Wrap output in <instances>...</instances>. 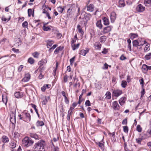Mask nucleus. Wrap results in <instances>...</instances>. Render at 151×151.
<instances>
[{"mask_svg": "<svg viewBox=\"0 0 151 151\" xmlns=\"http://www.w3.org/2000/svg\"><path fill=\"white\" fill-rule=\"evenodd\" d=\"M139 82L140 83V84L142 85V86L143 87L144 86V80L143 78H142L141 79L139 80Z\"/></svg>", "mask_w": 151, "mask_h": 151, "instance_id": "obj_60", "label": "nucleus"}, {"mask_svg": "<svg viewBox=\"0 0 151 151\" xmlns=\"http://www.w3.org/2000/svg\"><path fill=\"white\" fill-rule=\"evenodd\" d=\"M126 101V98L125 97H122L119 100V102L120 104L122 106L124 105Z\"/></svg>", "mask_w": 151, "mask_h": 151, "instance_id": "obj_20", "label": "nucleus"}, {"mask_svg": "<svg viewBox=\"0 0 151 151\" xmlns=\"http://www.w3.org/2000/svg\"><path fill=\"white\" fill-rule=\"evenodd\" d=\"M72 112H70V111H68L67 115V120L69 121L70 120V116Z\"/></svg>", "mask_w": 151, "mask_h": 151, "instance_id": "obj_52", "label": "nucleus"}, {"mask_svg": "<svg viewBox=\"0 0 151 151\" xmlns=\"http://www.w3.org/2000/svg\"><path fill=\"white\" fill-rule=\"evenodd\" d=\"M53 148L52 149V151H59V148L58 146H56L52 143Z\"/></svg>", "mask_w": 151, "mask_h": 151, "instance_id": "obj_41", "label": "nucleus"}, {"mask_svg": "<svg viewBox=\"0 0 151 151\" xmlns=\"http://www.w3.org/2000/svg\"><path fill=\"white\" fill-rule=\"evenodd\" d=\"M16 146V144L15 142L14 141H11L9 147L12 149L15 148Z\"/></svg>", "mask_w": 151, "mask_h": 151, "instance_id": "obj_25", "label": "nucleus"}, {"mask_svg": "<svg viewBox=\"0 0 151 151\" xmlns=\"http://www.w3.org/2000/svg\"><path fill=\"white\" fill-rule=\"evenodd\" d=\"M2 141L4 143L8 142L9 141L8 137L4 135L1 138Z\"/></svg>", "mask_w": 151, "mask_h": 151, "instance_id": "obj_16", "label": "nucleus"}, {"mask_svg": "<svg viewBox=\"0 0 151 151\" xmlns=\"http://www.w3.org/2000/svg\"><path fill=\"white\" fill-rule=\"evenodd\" d=\"M93 46L95 49L97 50H100L101 47V45L99 42H96Z\"/></svg>", "mask_w": 151, "mask_h": 151, "instance_id": "obj_8", "label": "nucleus"}, {"mask_svg": "<svg viewBox=\"0 0 151 151\" xmlns=\"http://www.w3.org/2000/svg\"><path fill=\"white\" fill-rule=\"evenodd\" d=\"M137 40L139 46H143L144 44L146 43V41L144 39L142 38H139Z\"/></svg>", "mask_w": 151, "mask_h": 151, "instance_id": "obj_15", "label": "nucleus"}, {"mask_svg": "<svg viewBox=\"0 0 151 151\" xmlns=\"http://www.w3.org/2000/svg\"><path fill=\"white\" fill-rule=\"evenodd\" d=\"M14 96L17 98H21L22 96V93L20 92L15 93L14 94Z\"/></svg>", "mask_w": 151, "mask_h": 151, "instance_id": "obj_28", "label": "nucleus"}, {"mask_svg": "<svg viewBox=\"0 0 151 151\" xmlns=\"http://www.w3.org/2000/svg\"><path fill=\"white\" fill-rule=\"evenodd\" d=\"M130 37L131 39L133 40L135 38L137 37L138 36L136 34L132 33L130 34Z\"/></svg>", "mask_w": 151, "mask_h": 151, "instance_id": "obj_31", "label": "nucleus"}, {"mask_svg": "<svg viewBox=\"0 0 151 151\" xmlns=\"http://www.w3.org/2000/svg\"><path fill=\"white\" fill-rule=\"evenodd\" d=\"M30 136L32 138H33L35 139L38 140L40 139V136L36 134L30 133Z\"/></svg>", "mask_w": 151, "mask_h": 151, "instance_id": "obj_12", "label": "nucleus"}, {"mask_svg": "<svg viewBox=\"0 0 151 151\" xmlns=\"http://www.w3.org/2000/svg\"><path fill=\"white\" fill-rule=\"evenodd\" d=\"M12 50L13 51L16 53H18L19 52V50L16 49L14 48H13L12 49Z\"/></svg>", "mask_w": 151, "mask_h": 151, "instance_id": "obj_64", "label": "nucleus"}, {"mask_svg": "<svg viewBox=\"0 0 151 151\" xmlns=\"http://www.w3.org/2000/svg\"><path fill=\"white\" fill-rule=\"evenodd\" d=\"M43 8H44L43 9L42 13L43 14H46V13H48L47 12V7H46L45 5H43Z\"/></svg>", "mask_w": 151, "mask_h": 151, "instance_id": "obj_45", "label": "nucleus"}, {"mask_svg": "<svg viewBox=\"0 0 151 151\" xmlns=\"http://www.w3.org/2000/svg\"><path fill=\"white\" fill-rule=\"evenodd\" d=\"M121 86L123 88L126 87L127 85V82L125 81H122L121 84Z\"/></svg>", "mask_w": 151, "mask_h": 151, "instance_id": "obj_38", "label": "nucleus"}, {"mask_svg": "<svg viewBox=\"0 0 151 151\" xmlns=\"http://www.w3.org/2000/svg\"><path fill=\"white\" fill-rule=\"evenodd\" d=\"M15 112L14 111H11L10 113V118H15Z\"/></svg>", "mask_w": 151, "mask_h": 151, "instance_id": "obj_43", "label": "nucleus"}, {"mask_svg": "<svg viewBox=\"0 0 151 151\" xmlns=\"http://www.w3.org/2000/svg\"><path fill=\"white\" fill-rule=\"evenodd\" d=\"M28 62L29 63L32 64L34 62V60L32 58H30L28 59Z\"/></svg>", "mask_w": 151, "mask_h": 151, "instance_id": "obj_40", "label": "nucleus"}, {"mask_svg": "<svg viewBox=\"0 0 151 151\" xmlns=\"http://www.w3.org/2000/svg\"><path fill=\"white\" fill-rule=\"evenodd\" d=\"M47 43V48H49L54 43V42L50 40H48L46 41Z\"/></svg>", "mask_w": 151, "mask_h": 151, "instance_id": "obj_14", "label": "nucleus"}, {"mask_svg": "<svg viewBox=\"0 0 151 151\" xmlns=\"http://www.w3.org/2000/svg\"><path fill=\"white\" fill-rule=\"evenodd\" d=\"M113 28V26H109L104 27L103 29V30L101 31L103 33V35L105 34L110 32Z\"/></svg>", "mask_w": 151, "mask_h": 151, "instance_id": "obj_4", "label": "nucleus"}, {"mask_svg": "<svg viewBox=\"0 0 151 151\" xmlns=\"http://www.w3.org/2000/svg\"><path fill=\"white\" fill-rule=\"evenodd\" d=\"M32 12V10L31 9H29L28 10V16L30 17L31 15Z\"/></svg>", "mask_w": 151, "mask_h": 151, "instance_id": "obj_50", "label": "nucleus"}, {"mask_svg": "<svg viewBox=\"0 0 151 151\" xmlns=\"http://www.w3.org/2000/svg\"><path fill=\"white\" fill-rule=\"evenodd\" d=\"M127 124V120L126 119H124L122 122L123 124Z\"/></svg>", "mask_w": 151, "mask_h": 151, "instance_id": "obj_63", "label": "nucleus"}, {"mask_svg": "<svg viewBox=\"0 0 151 151\" xmlns=\"http://www.w3.org/2000/svg\"><path fill=\"white\" fill-rule=\"evenodd\" d=\"M68 76L65 74L64 76L63 77V81L65 83L67 82L68 81Z\"/></svg>", "mask_w": 151, "mask_h": 151, "instance_id": "obj_49", "label": "nucleus"}, {"mask_svg": "<svg viewBox=\"0 0 151 151\" xmlns=\"http://www.w3.org/2000/svg\"><path fill=\"white\" fill-rule=\"evenodd\" d=\"M47 62V60L46 59L42 60L40 61L39 63V64L40 65V66H42L44 64H45Z\"/></svg>", "mask_w": 151, "mask_h": 151, "instance_id": "obj_33", "label": "nucleus"}, {"mask_svg": "<svg viewBox=\"0 0 151 151\" xmlns=\"http://www.w3.org/2000/svg\"><path fill=\"white\" fill-rule=\"evenodd\" d=\"M112 96L118 97L122 93V90L119 89L112 90Z\"/></svg>", "mask_w": 151, "mask_h": 151, "instance_id": "obj_3", "label": "nucleus"}, {"mask_svg": "<svg viewBox=\"0 0 151 151\" xmlns=\"http://www.w3.org/2000/svg\"><path fill=\"white\" fill-rule=\"evenodd\" d=\"M90 49L88 48L87 47L86 48L85 50L83 49L81 50L79 52V54L85 56L86 54L89 52Z\"/></svg>", "mask_w": 151, "mask_h": 151, "instance_id": "obj_5", "label": "nucleus"}, {"mask_svg": "<svg viewBox=\"0 0 151 151\" xmlns=\"http://www.w3.org/2000/svg\"><path fill=\"white\" fill-rule=\"evenodd\" d=\"M22 144L23 146L28 147L32 146L34 141L30 138L25 137L22 140Z\"/></svg>", "mask_w": 151, "mask_h": 151, "instance_id": "obj_2", "label": "nucleus"}, {"mask_svg": "<svg viewBox=\"0 0 151 151\" xmlns=\"http://www.w3.org/2000/svg\"><path fill=\"white\" fill-rule=\"evenodd\" d=\"M30 79L29 75H27L25 76V77L22 79V81L23 82H27L29 81Z\"/></svg>", "mask_w": 151, "mask_h": 151, "instance_id": "obj_22", "label": "nucleus"}, {"mask_svg": "<svg viewBox=\"0 0 151 151\" xmlns=\"http://www.w3.org/2000/svg\"><path fill=\"white\" fill-rule=\"evenodd\" d=\"M33 56L35 58H37L38 57L39 54L37 52H35L33 53Z\"/></svg>", "mask_w": 151, "mask_h": 151, "instance_id": "obj_54", "label": "nucleus"}, {"mask_svg": "<svg viewBox=\"0 0 151 151\" xmlns=\"http://www.w3.org/2000/svg\"><path fill=\"white\" fill-rule=\"evenodd\" d=\"M80 45V44L78 43L76 45L73 44L72 45V47L73 50H74L78 48Z\"/></svg>", "mask_w": 151, "mask_h": 151, "instance_id": "obj_30", "label": "nucleus"}, {"mask_svg": "<svg viewBox=\"0 0 151 151\" xmlns=\"http://www.w3.org/2000/svg\"><path fill=\"white\" fill-rule=\"evenodd\" d=\"M23 114L25 116L27 122L30 121L31 119V116L30 114L27 113H24Z\"/></svg>", "mask_w": 151, "mask_h": 151, "instance_id": "obj_17", "label": "nucleus"}, {"mask_svg": "<svg viewBox=\"0 0 151 151\" xmlns=\"http://www.w3.org/2000/svg\"><path fill=\"white\" fill-rule=\"evenodd\" d=\"M45 145V141L43 140H41L35 144L33 151H41V150L44 149Z\"/></svg>", "mask_w": 151, "mask_h": 151, "instance_id": "obj_1", "label": "nucleus"}, {"mask_svg": "<svg viewBox=\"0 0 151 151\" xmlns=\"http://www.w3.org/2000/svg\"><path fill=\"white\" fill-rule=\"evenodd\" d=\"M94 9V6L93 4H90L87 6V10L89 12L93 11Z\"/></svg>", "mask_w": 151, "mask_h": 151, "instance_id": "obj_10", "label": "nucleus"}, {"mask_svg": "<svg viewBox=\"0 0 151 151\" xmlns=\"http://www.w3.org/2000/svg\"><path fill=\"white\" fill-rule=\"evenodd\" d=\"M120 59L121 60H123L126 59V58L122 55L120 57Z\"/></svg>", "mask_w": 151, "mask_h": 151, "instance_id": "obj_62", "label": "nucleus"}, {"mask_svg": "<svg viewBox=\"0 0 151 151\" xmlns=\"http://www.w3.org/2000/svg\"><path fill=\"white\" fill-rule=\"evenodd\" d=\"M145 89L143 88H142V91L141 92V97L143 96L145 94Z\"/></svg>", "mask_w": 151, "mask_h": 151, "instance_id": "obj_61", "label": "nucleus"}, {"mask_svg": "<svg viewBox=\"0 0 151 151\" xmlns=\"http://www.w3.org/2000/svg\"><path fill=\"white\" fill-rule=\"evenodd\" d=\"M58 46V45L57 44H55L52 47L50 48L49 50V52H51L53 51V50L55 49L57 46Z\"/></svg>", "mask_w": 151, "mask_h": 151, "instance_id": "obj_39", "label": "nucleus"}, {"mask_svg": "<svg viewBox=\"0 0 151 151\" xmlns=\"http://www.w3.org/2000/svg\"><path fill=\"white\" fill-rule=\"evenodd\" d=\"M145 9V7L141 4H139L137 6L136 8V10L138 12H142Z\"/></svg>", "mask_w": 151, "mask_h": 151, "instance_id": "obj_9", "label": "nucleus"}, {"mask_svg": "<svg viewBox=\"0 0 151 151\" xmlns=\"http://www.w3.org/2000/svg\"><path fill=\"white\" fill-rule=\"evenodd\" d=\"M143 138H139L136 139V141L137 143L140 144L141 141H142Z\"/></svg>", "mask_w": 151, "mask_h": 151, "instance_id": "obj_42", "label": "nucleus"}, {"mask_svg": "<svg viewBox=\"0 0 151 151\" xmlns=\"http://www.w3.org/2000/svg\"><path fill=\"white\" fill-rule=\"evenodd\" d=\"M151 58V52L147 54L145 56V59L147 60H148L150 59Z\"/></svg>", "mask_w": 151, "mask_h": 151, "instance_id": "obj_35", "label": "nucleus"}, {"mask_svg": "<svg viewBox=\"0 0 151 151\" xmlns=\"http://www.w3.org/2000/svg\"><path fill=\"white\" fill-rule=\"evenodd\" d=\"M106 38L105 36H101L100 38L99 41L101 42L104 43L106 40Z\"/></svg>", "mask_w": 151, "mask_h": 151, "instance_id": "obj_27", "label": "nucleus"}, {"mask_svg": "<svg viewBox=\"0 0 151 151\" xmlns=\"http://www.w3.org/2000/svg\"><path fill=\"white\" fill-rule=\"evenodd\" d=\"M106 98L108 99H110L111 98V93L109 91H107L106 94Z\"/></svg>", "mask_w": 151, "mask_h": 151, "instance_id": "obj_26", "label": "nucleus"}, {"mask_svg": "<svg viewBox=\"0 0 151 151\" xmlns=\"http://www.w3.org/2000/svg\"><path fill=\"white\" fill-rule=\"evenodd\" d=\"M11 16H9L8 18H6L4 16H2L1 18V20L4 23L8 22L11 19Z\"/></svg>", "mask_w": 151, "mask_h": 151, "instance_id": "obj_21", "label": "nucleus"}, {"mask_svg": "<svg viewBox=\"0 0 151 151\" xmlns=\"http://www.w3.org/2000/svg\"><path fill=\"white\" fill-rule=\"evenodd\" d=\"M109 65L106 63H105L103 67L102 68L103 69H106L108 68Z\"/></svg>", "mask_w": 151, "mask_h": 151, "instance_id": "obj_58", "label": "nucleus"}, {"mask_svg": "<svg viewBox=\"0 0 151 151\" xmlns=\"http://www.w3.org/2000/svg\"><path fill=\"white\" fill-rule=\"evenodd\" d=\"M137 130L139 132H141L142 131V128L139 125H138L137 127Z\"/></svg>", "mask_w": 151, "mask_h": 151, "instance_id": "obj_47", "label": "nucleus"}, {"mask_svg": "<svg viewBox=\"0 0 151 151\" xmlns=\"http://www.w3.org/2000/svg\"><path fill=\"white\" fill-rule=\"evenodd\" d=\"M44 124V122L42 121H38L36 123V125L37 127L42 126Z\"/></svg>", "mask_w": 151, "mask_h": 151, "instance_id": "obj_29", "label": "nucleus"}, {"mask_svg": "<svg viewBox=\"0 0 151 151\" xmlns=\"http://www.w3.org/2000/svg\"><path fill=\"white\" fill-rule=\"evenodd\" d=\"M112 106L113 109L116 110H118L119 109V106L116 101H114L112 103Z\"/></svg>", "mask_w": 151, "mask_h": 151, "instance_id": "obj_7", "label": "nucleus"}, {"mask_svg": "<svg viewBox=\"0 0 151 151\" xmlns=\"http://www.w3.org/2000/svg\"><path fill=\"white\" fill-rule=\"evenodd\" d=\"M116 18V14L115 12H113L111 13L110 15V20L111 23H114Z\"/></svg>", "mask_w": 151, "mask_h": 151, "instance_id": "obj_6", "label": "nucleus"}, {"mask_svg": "<svg viewBox=\"0 0 151 151\" xmlns=\"http://www.w3.org/2000/svg\"><path fill=\"white\" fill-rule=\"evenodd\" d=\"M142 70L144 73H146L147 72V65L145 64H143L142 67Z\"/></svg>", "mask_w": 151, "mask_h": 151, "instance_id": "obj_23", "label": "nucleus"}, {"mask_svg": "<svg viewBox=\"0 0 151 151\" xmlns=\"http://www.w3.org/2000/svg\"><path fill=\"white\" fill-rule=\"evenodd\" d=\"M132 43L133 46L137 47L138 46H140L137 40H134L132 42Z\"/></svg>", "mask_w": 151, "mask_h": 151, "instance_id": "obj_32", "label": "nucleus"}, {"mask_svg": "<svg viewBox=\"0 0 151 151\" xmlns=\"http://www.w3.org/2000/svg\"><path fill=\"white\" fill-rule=\"evenodd\" d=\"M63 48V47L61 46H59L56 48L54 52L55 54H57L59 51L62 50Z\"/></svg>", "mask_w": 151, "mask_h": 151, "instance_id": "obj_24", "label": "nucleus"}, {"mask_svg": "<svg viewBox=\"0 0 151 151\" xmlns=\"http://www.w3.org/2000/svg\"><path fill=\"white\" fill-rule=\"evenodd\" d=\"M10 122L11 123L13 124H14L16 122V119L15 118H10Z\"/></svg>", "mask_w": 151, "mask_h": 151, "instance_id": "obj_51", "label": "nucleus"}, {"mask_svg": "<svg viewBox=\"0 0 151 151\" xmlns=\"http://www.w3.org/2000/svg\"><path fill=\"white\" fill-rule=\"evenodd\" d=\"M103 21L104 22V24L105 25H108L109 24V19L105 17L102 18Z\"/></svg>", "mask_w": 151, "mask_h": 151, "instance_id": "obj_13", "label": "nucleus"}, {"mask_svg": "<svg viewBox=\"0 0 151 151\" xmlns=\"http://www.w3.org/2000/svg\"><path fill=\"white\" fill-rule=\"evenodd\" d=\"M144 2L145 4H148L151 5V0H145Z\"/></svg>", "mask_w": 151, "mask_h": 151, "instance_id": "obj_57", "label": "nucleus"}, {"mask_svg": "<svg viewBox=\"0 0 151 151\" xmlns=\"http://www.w3.org/2000/svg\"><path fill=\"white\" fill-rule=\"evenodd\" d=\"M123 131L125 133H127L128 131V128L127 126L123 127Z\"/></svg>", "mask_w": 151, "mask_h": 151, "instance_id": "obj_48", "label": "nucleus"}, {"mask_svg": "<svg viewBox=\"0 0 151 151\" xmlns=\"http://www.w3.org/2000/svg\"><path fill=\"white\" fill-rule=\"evenodd\" d=\"M82 20L83 21L82 22L81 21L82 24H83L84 25L86 26L88 19H87L85 17H84L82 18Z\"/></svg>", "mask_w": 151, "mask_h": 151, "instance_id": "obj_36", "label": "nucleus"}, {"mask_svg": "<svg viewBox=\"0 0 151 151\" xmlns=\"http://www.w3.org/2000/svg\"><path fill=\"white\" fill-rule=\"evenodd\" d=\"M28 24L27 21H25L22 24V26L23 27L27 28L28 27Z\"/></svg>", "mask_w": 151, "mask_h": 151, "instance_id": "obj_46", "label": "nucleus"}, {"mask_svg": "<svg viewBox=\"0 0 151 151\" xmlns=\"http://www.w3.org/2000/svg\"><path fill=\"white\" fill-rule=\"evenodd\" d=\"M96 26L99 29H102L103 27V25L101 23V20H99L96 23Z\"/></svg>", "mask_w": 151, "mask_h": 151, "instance_id": "obj_18", "label": "nucleus"}, {"mask_svg": "<svg viewBox=\"0 0 151 151\" xmlns=\"http://www.w3.org/2000/svg\"><path fill=\"white\" fill-rule=\"evenodd\" d=\"M75 58V57H73L72 58L70 59V64L71 65H73V63L74 62Z\"/></svg>", "mask_w": 151, "mask_h": 151, "instance_id": "obj_53", "label": "nucleus"}, {"mask_svg": "<svg viewBox=\"0 0 151 151\" xmlns=\"http://www.w3.org/2000/svg\"><path fill=\"white\" fill-rule=\"evenodd\" d=\"M23 68V65H20L18 68V70L19 72H21L22 68Z\"/></svg>", "mask_w": 151, "mask_h": 151, "instance_id": "obj_59", "label": "nucleus"}, {"mask_svg": "<svg viewBox=\"0 0 151 151\" xmlns=\"http://www.w3.org/2000/svg\"><path fill=\"white\" fill-rule=\"evenodd\" d=\"M150 45L149 44L147 43V44L146 45V46L144 48V51L145 52H147L150 50Z\"/></svg>", "mask_w": 151, "mask_h": 151, "instance_id": "obj_37", "label": "nucleus"}, {"mask_svg": "<svg viewBox=\"0 0 151 151\" xmlns=\"http://www.w3.org/2000/svg\"><path fill=\"white\" fill-rule=\"evenodd\" d=\"M43 29L45 31H48L51 30V29L49 27H46L45 26H43Z\"/></svg>", "mask_w": 151, "mask_h": 151, "instance_id": "obj_44", "label": "nucleus"}, {"mask_svg": "<svg viewBox=\"0 0 151 151\" xmlns=\"http://www.w3.org/2000/svg\"><path fill=\"white\" fill-rule=\"evenodd\" d=\"M31 105L32 106V107L34 109H35L36 114H37L38 116L39 117V113H38V110H37V109L36 108V106L35 105V104H31Z\"/></svg>", "mask_w": 151, "mask_h": 151, "instance_id": "obj_34", "label": "nucleus"}, {"mask_svg": "<svg viewBox=\"0 0 151 151\" xmlns=\"http://www.w3.org/2000/svg\"><path fill=\"white\" fill-rule=\"evenodd\" d=\"M125 5V3L124 2V0H119V1L118 6L120 7H122Z\"/></svg>", "mask_w": 151, "mask_h": 151, "instance_id": "obj_19", "label": "nucleus"}, {"mask_svg": "<svg viewBox=\"0 0 151 151\" xmlns=\"http://www.w3.org/2000/svg\"><path fill=\"white\" fill-rule=\"evenodd\" d=\"M47 101L46 98L43 99V100L42 101V104L45 105L47 102Z\"/></svg>", "mask_w": 151, "mask_h": 151, "instance_id": "obj_56", "label": "nucleus"}, {"mask_svg": "<svg viewBox=\"0 0 151 151\" xmlns=\"http://www.w3.org/2000/svg\"><path fill=\"white\" fill-rule=\"evenodd\" d=\"M85 105L86 106H90L91 105V103L89 100H86L85 102Z\"/></svg>", "mask_w": 151, "mask_h": 151, "instance_id": "obj_55", "label": "nucleus"}, {"mask_svg": "<svg viewBox=\"0 0 151 151\" xmlns=\"http://www.w3.org/2000/svg\"><path fill=\"white\" fill-rule=\"evenodd\" d=\"M2 102L5 105L6 104L7 101V97L6 93L2 95Z\"/></svg>", "mask_w": 151, "mask_h": 151, "instance_id": "obj_11", "label": "nucleus"}]
</instances>
